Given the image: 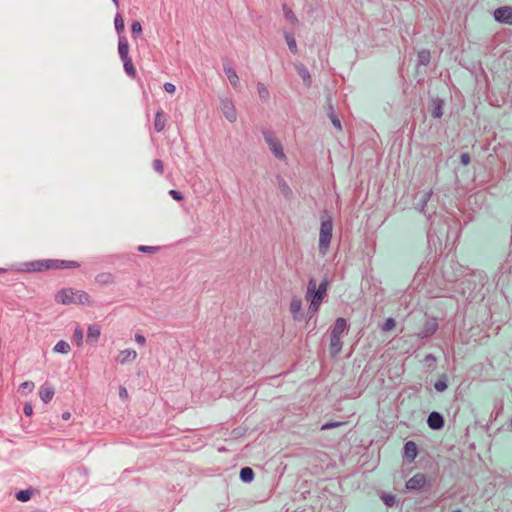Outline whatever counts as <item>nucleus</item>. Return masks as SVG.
Returning <instances> with one entry per match:
<instances>
[{
	"instance_id": "obj_1",
	"label": "nucleus",
	"mask_w": 512,
	"mask_h": 512,
	"mask_svg": "<svg viewBox=\"0 0 512 512\" xmlns=\"http://www.w3.org/2000/svg\"><path fill=\"white\" fill-rule=\"evenodd\" d=\"M328 280L324 279L317 287L314 278H311L307 285L306 299L310 302L309 312L315 314L327 293Z\"/></svg>"
},
{
	"instance_id": "obj_2",
	"label": "nucleus",
	"mask_w": 512,
	"mask_h": 512,
	"mask_svg": "<svg viewBox=\"0 0 512 512\" xmlns=\"http://www.w3.org/2000/svg\"><path fill=\"white\" fill-rule=\"evenodd\" d=\"M57 303L63 305L70 304H91V299L88 293L82 290L72 288H64L55 295Z\"/></svg>"
},
{
	"instance_id": "obj_3",
	"label": "nucleus",
	"mask_w": 512,
	"mask_h": 512,
	"mask_svg": "<svg viewBox=\"0 0 512 512\" xmlns=\"http://www.w3.org/2000/svg\"><path fill=\"white\" fill-rule=\"evenodd\" d=\"M347 327V321L344 318L336 319L330 333V354L332 357L338 356L341 352L343 346L341 337L347 330Z\"/></svg>"
},
{
	"instance_id": "obj_4",
	"label": "nucleus",
	"mask_w": 512,
	"mask_h": 512,
	"mask_svg": "<svg viewBox=\"0 0 512 512\" xmlns=\"http://www.w3.org/2000/svg\"><path fill=\"white\" fill-rule=\"evenodd\" d=\"M29 270L33 271H42L47 269H68V268H78L79 263L76 261H66V260H43L36 261L29 264Z\"/></svg>"
},
{
	"instance_id": "obj_5",
	"label": "nucleus",
	"mask_w": 512,
	"mask_h": 512,
	"mask_svg": "<svg viewBox=\"0 0 512 512\" xmlns=\"http://www.w3.org/2000/svg\"><path fill=\"white\" fill-rule=\"evenodd\" d=\"M333 222L331 217H323L319 232V251L326 255L332 239Z\"/></svg>"
},
{
	"instance_id": "obj_6",
	"label": "nucleus",
	"mask_w": 512,
	"mask_h": 512,
	"mask_svg": "<svg viewBox=\"0 0 512 512\" xmlns=\"http://www.w3.org/2000/svg\"><path fill=\"white\" fill-rule=\"evenodd\" d=\"M220 110L229 123H235L238 119V112L234 101L229 97L220 98Z\"/></svg>"
},
{
	"instance_id": "obj_7",
	"label": "nucleus",
	"mask_w": 512,
	"mask_h": 512,
	"mask_svg": "<svg viewBox=\"0 0 512 512\" xmlns=\"http://www.w3.org/2000/svg\"><path fill=\"white\" fill-rule=\"evenodd\" d=\"M494 18L496 21L512 25V7L503 6L494 11Z\"/></svg>"
},
{
	"instance_id": "obj_8",
	"label": "nucleus",
	"mask_w": 512,
	"mask_h": 512,
	"mask_svg": "<svg viewBox=\"0 0 512 512\" xmlns=\"http://www.w3.org/2000/svg\"><path fill=\"white\" fill-rule=\"evenodd\" d=\"M265 140L269 145L270 150L273 152L276 158H284V152L281 143L275 139L271 133L264 134Z\"/></svg>"
},
{
	"instance_id": "obj_9",
	"label": "nucleus",
	"mask_w": 512,
	"mask_h": 512,
	"mask_svg": "<svg viewBox=\"0 0 512 512\" xmlns=\"http://www.w3.org/2000/svg\"><path fill=\"white\" fill-rule=\"evenodd\" d=\"M426 482V476L422 473H417L407 481L406 488L408 490H420L426 485Z\"/></svg>"
},
{
	"instance_id": "obj_10",
	"label": "nucleus",
	"mask_w": 512,
	"mask_h": 512,
	"mask_svg": "<svg viewBox=\"0 0 512 512\" xmlns=\"http://www.w3.org/2000/svg\"><path fill=\"white\" fill-rule=\"evenodd\" d=\"M224 73L230 83V85L235 90L240 89V78L236 72V70L231 65H224L223 67Z\"/></svg>"
},
{
	"instance_id": "obj_11",
	"label": "nucleus",
	"mask_w": 512,
	"mask_h": 512,
	"mask_svg": "<svg viewBox=\"0 0 512 512\" xmlns=\"http://www.w3.org/2000/svg\"><path fill=\"white\" fill-rule=\"evenodd\" d=\"M289 310L294 320L302 319V301L300 298L294 297L290 301Z\"/></svg>"
},
{
	"instance_id": "obj_12",
	"label": "nucleus",
	"mask_w": 512,
	"mask_h": 512,
	"mask_svg": "<svg viewBox=\"0 0 512 512\" xmlns=\"http://www.w3.org/2000/svg\"><path fill=\"white\" fill-rule=\"evenodd\" d=\"M137 357V352L133 349H125L119 352L117 362L127 364L133 362Z\"/></svg>"
},
{
	"instance_id": "obj_13",
	"label": "nucleus",
	"mask_w": 512,
	"mask_h": 512,
	"mask_svg": "<svg viewBox=\"0 0 512 512\" xmlns=\"http://www.w3.org/2000/svg\"><path fill=\"white\" fill-rule=\"evenodd\" d=\"M282 10H283L285 20L290 25H292L293 27L300 26V21H299L298 17L296 16V14L294 13V11L292 10V8H290L287 4H283Z\"/></svg>"
},
{
	"instance_id": "obj_14",
	"label": "nucleus",
	"mask_w": 512,
	"mask_h": 512,
	"mask_svg": "<svg viewBox=\"0 0 512 512\" xmlns=\"http://www.w3.org/2000/svg\"><path fill=\"white\" fill-rule=\"evenodd\" d=\"M294 67L299 74V76L302 78L304 84L306 87H310L312 84L311 75L308 71V69L304 66V64L297 62L294 64Z\"/></svg>"
},
{
	"instance_id": "obj_15",
	"label": "nucleus",
	"mask_w": 512,
	"mask_h": 512,
	"mask_svg": "<svg viewBox=\"0 0 512 512\" xmlns=\"http://www.w3.org/2000/svg\"><path fill=\"white\" fill-rule=\"evenodd\" d=\"M427 423L431 429L439 430L444 425V419L438 412H432L428 416Z\"/></svg>"
},
{
	"instance_id": "obj_16",
	"label": "nucleus",
	"mask_w": 512,
	"mask_h": 512,
	"mask_svg": "<svg viewBox=\"0 0 512 512\" xmlns=\"http://www.w3.org/2000/svg\"><path fill=\"white\" fill-rule=\"evenodd\" d=\"M118 53L120 59L128 58L129 55V44L125 36H120L118 40Z\"/></svg>"
},
{
	"instance_id": "obj_17",
	"label": "nucleus",
	"mask_w": 512,
	"mask_h": 512,
	"mask_svg": "<svg viewBox=\"0 0 512 512\" xmlns=\"http://www.w3.org/2000/svg\"><path fill=\"white\" fill-rule=\"evenodd\" d=\"M256 90H257L258 97L262 102L266 103L269 101L270 92H269L268 87L264 83L258 82L256 84Z\"/></svg>"
},
{
	"instance_id": "obj_18",
	"label": "nucleus",
	"mask_w": 512,
	"mask_h": 512,
	"mask_svg": "<svg viewBox=\"0 0 512 512\" xmlns=\"http://www.w3.org/2000/svg\"><path fill=\"white\" fill-rule=\"evenodd\" d=\"M39 396L44 403H48L52 400L54 396V389L50 386L43 385L40 388Z\"/></svg>"
},
{
	"instance_id": "obj_19",
	"label": "nucleus",
	"mask_w": 512,
	"mask_h": 512,
	"mask_svg": "<svg viewBox=\"0 0 512 512\" xmlns=\"http://www.w3.org/2000/svg\"><path fill=\"white\" fill-rule=\"evenodd\" d=\"M404 454L410 460H414L418 454L417 445L413 441H408L404 446Z\"/></svg>"
},
{
	"instance_id": "obj_20",
	"label": "nucleus",
	"mask_w": 512,
	"mask_h": 512,
	"mask_svg": "<svg viewBox=\"0 0 512 512\" xmlns=\"http://www.w3.org/2000/svg\"><path fill=\"white\" fill-rule=\"evenodd\" d=\"M283 35H284V38L288 45L289 50L292 53L296 54L298 52V48H297V43H296L294 35L288 31H284Z\"/></svg>"
},
{
	"instance_id": "obj_21",
	"label": "nucleus",
	"mask_w": 512,
	"mask_h": 512,
	"mask_svg": "<svg viewBox=\"0 0 512 512\" xmlns=\"http://www.w3.org/2000/svg\"><path fill=\"white\" fill-rule=\"evenodd\" d=\"M443 101L439 98L432 100V116L434 118H440L443 115Z\"/></svg>"
},
{
	"instance_id": "obj_22",
	"label": "nucleus",
	"mask_w": 512,
	"mask_h": 512,
	"mask_svg": "<svg viewBox=\"0 0 512 512\" xmlns=\"http://www.w3.org/2000/svg\"><path fill=\"white\" fill-rule=\"evenodd\" d=\"M95 281L100 285H109L114 282V276L109 272H103L95 277Z\"/></svg>"
},
{
	"instance_id": "obj_23",
	"label": "nucleus",
	"mask_w": 512,
	"mask_h": 512,
	"mask_svg": "<svg viewBox=\"0 0 512 512\" xmlns=\"http://www.w3.org/2000/svg\"><path fill=\"white\" fill-rule=\"evenodd\" d=\"M100 334H101L100 326H98L96 324L90 325L87 329V337H88V339H90L92 341H97Z\"/></svg>"
},
{
	"instance_id": "obj_24",
	"label": "nucleus",
	"mask_w": 512,
	"mask_h": 512,
	"mask_svg": "<svg viewBox=\"0 0 512 512\" xmlns=\"http://www.w3.org/2000/svg\"><path fill=\"white\" fill-rule=\"evenodd\" d=\"M123 62L124 70L126 74L130 77H135L136 70L132 63V59L130 57L121 59Z\"/></svg>"
},
{
	"instance_id": "obj_25",
	"label": "nucleus",
	"mask_w": 512,
	"mask_h": 512,
	"mask_svg": "<svg viewBox=\"0 0 512 512\" xmlns=\"http://www.w3.org/2000/svg\"><path fill=\"white\" fill-rule=\"evenodd\" d=\"M70 349L71 348L69 343L64 340L58 341L53 348L54 352L61 354H68L70 352Z\"/></svg>"
},
{
	"instance_id": "obj_26",
	"label": "nucleus",
	"mask_w": 512,
	"mask_h": 512,
	"mask_svg": "<svg viewBox=\"0 0 512 512\" xmlns=\"http://www.w3.org/2000/svg\"><path fill=\"white\" fill-rule=\"evenodd\" d=\"M114 25H115V29H116V32L118 33L119 37L123 36L122 34L124 32L125 25H124V20L119 13H117L115 15Z\"/></svg>"
},
{
	"instance_id": "obj_27",
	"label": "nucleus",
	"mask_w": 512,
	"mask_h": 512,
	"mask_svg": "<svg viewBox=\"0 0 512 512\" xmlns=\"http://www.w3.org/2000/svg\"><path fill=\"white\" fill-rule=\"evenodd\" d=\"M240 478L243 482H251L254 478V472L250 467H244L240 471Z\"/></svg>"
},
{
	"instance_id": "obj_28",
	"label": "nucleus",
	"mask_w": 512,
	"mask_h": 512,
	"mask_svg": "<svg viewBox=\"0 0 512 512\" xmlns=\"http://www.w3.org/2000/svg\"><path fill=\"white\" fill-rule=\"evenodd\" d=\"M328 116H329L332 124L334 125V127L341 131L342 130L341 122H340L339 118L337 117V115L335 114V111H334L332 105H329Z\"/></svg>"
},
{
	"instance_id": "obj_29",
	"label": "nucleus",
	"mask_w": 512,
	"mask_h": 512,
	"mask_svg": "<svg viewBox=\"0 0 512 512\" xmlns=\"http://www.w3.org/2000/svg\"><path fill=\"white\" fill-rule=\"evenodd\" d=\"M32 495H33V491L31 489L20 490L16 494V499L21 502H27L31 499Z\"/></svg>"
},
{
	"instance_id": "obj_30",
	"label": "nucleus",
	"mask_w": 512,
	"mask_h": 512,
	"mask_svg": "<svg viewBox=\"0 0 512 512\" xmlns=\"http://www.w3.org/2000/svg\"><path fill=\"white\" fill-rule=\"evenodd\" d=\"M34 383L32 381H25L19 386V391L22 394H28L31 393L34 390Z\"/></svg>"
},
{
	"instance_id": "obj_31",
	"label": "nucleus",
	"mask_w": 512,
	"mask_h": 512,
	"mask_svg": "<svg viewBox=\"0 0 512 512\" xmlns=\"http://www.w3.org/2000/svg\"><path fill=\"white\" fill-rule=\"evenodd\" d=\"M430 62V52L422 50L418 53V64L427 65Z\"/></svg>"
},
{
	"instance_id": "obj_32",
	"label": "nucleus",
	"mask_w": 512,
	"mask_h": 512,
	"mask_svg": "<svg viewBox=\"0 0 512 512\" xmlns=\"http://www.w3.org/2000/svg\"><path fill=\"white\" fill-rule=\"evenodd\" d=\"M435 389L439 392H443L447 389V377L442 375L434 385Z\"/></svg>"
},
{
	"instance_id": "obj_33",
	"label": "nucleus",
	"mask_w": 512,
	"mask_h": 512,
	"mask_svg": "<svg viewBox=\"0 0 512 512\" xmlns=\"http://www.w3.org/2000/svg\"><path fill=\"white\" fill-rule=\"evenodd\" d=\"M437 330V323L434 320L426 322V331L422 334L423 337H427L433 334Z\"/></svg>"
},
{
	"instance_id": "obj_34",
	"label": "nucleus",
	"mask_w": 512,
	"mask_h": 512,
	"mask_svg": "<svg viewBox=\"0 0 512 512\" xmlns=\"http://www.w3.org/2000/svg\"><path fill=\"white\" fill-rule=\"evenodd\" d=\"M73 338L78 346H81L83 343V331L80 327H76L74 329Z\"/></svg>"
},
{
	"instance_id": "obj_35",
	"label": "nucleus",
	"mask_w": 512,
	"mask_h": 512,
	"mask_svg": "<svg viewBox=\"0 0 512 512\" xmlns=\"http://www.w3.org/2000/svg\"><path fill=\"white\" fill-rule=\"evenodd\" d=\"M131 32H132V36L133 37H136V36L141 34L142 26H141V23L139 21H134L132 23V25H131Z\"/></svg>"
},
{
	"instance_id": "obj_36",
	"label": "nucleus",
	"mask_w": 512,
	"mask_h": 512,
	"mask_svg": "<svg viewBox=\"0 0 512 512\" xmlns=\"http://www.w3.org/2000/svg\"><path fill=\"white\" fill-rule=\"evenodd\" d=\"M396 326V321L393 319V318H388L386 320V322L384 323V325L382 326V330L383 331H391L395 328Z\"/></svg>"
},
{
	"instance_id": "obj_37",
	"label": "nucleus",
	"mask_w": 512,
	"mask_h": 512,
	"mask_svg": "<svg viewBox=\"0 0 512 512\" xmlns=\"http://www.w3.org/2000/svg\"><path fill=\"white\" fill-rule=\"evenodd\" d=\"M154 130L160 132V109L155 112Z\"/></svg>"
},
{
	"instance_id": "obj_38",
	"label": "nucleus",
	"mask_w": 512,
	"mask_h": 512,
	"mask_svg": "<svg viewBox=\"0 0 512 512\" xmlns=\"http://www.w3.org/2000/svg\"><path fill=\"white\" fill-rule=\"evenodd\" d=\"M157 250H158V247H156V246L141 245L138 247V251H140V252H155Z\"/></svg>"
},
{
	"instance_id": "obj_39",
	"label": "nucleus",
	"mask_w": 512,
	"mask_h": 512,
	"mask_svg": "<svg viewBox=\"0 0 512 512\" xmlns=\"http://www.w3.org/2000/svg\"><path fill=\"white\" fill-rule=\"evenodd\" d=\"M383 500H384L385 504L390 507L393 506L395 503V497L393 495H385V496H383Z\"/></svg>"
},
{
	"instance_id": "obj_40",
	"label": "nucleus",
	"mask_w": 512,
	"mask_h": 512,
	"mask_svg": "<svg viewBox=\"0 0 512 512\" xmlns=\"http://www.w3.org/2000/svg\"><path fill=\"white\" fill-rule=\"evenodd\" d=\"M23 411L26 416H31L33 414L32 405L30 403H25Z\"/></svg>"
},
{
	"instance_id": "obj_41",
	"label": "nucleus",
	"mask_w": 512,
	"mask_h": 512,
	"mask_svg": "<svg viewBox=\"0 0 512 512\" xmlns=\"http://www.w3.org/2000/svg\"><path fill=\"white\" fill-rule=\"evenodd\" d=\"M164 89H165L166 92H168L170 94H173L176 91V87L172 83H165L164 84Z\"/></svg>"
},
{
	"instance_id": "obj_42",
	"label": "nucleus",
	"mask_w": 512,
	"mask_h": 512,
	"mask_svg": "<svg viewBox=\"0 0 512 512\" xmlns=\"http://www.w3.org/2000/svg\"><path fill=\"white\" fill-rule=\"evenodd\" d=\"M169 194L177 201H181L183 199L182 194L176 190H171Z\"/></svg>"
},
{
	"instance_id": "obj_43",
	"label": "nucleus",
	"mask_w": 512,
	"mask_h": 512,
	"mask_svg": "<svg viewBox=\"0 0 512 512\" xmlns=\"http://www.w3.org/2000/svg\"><path fill=\"white\" fill-rule=\"evenodd\" d=\"M339 425H340V423H338V422L326 423L321 427V430H328V429H331L334 427H338Z\"/></svg>"
},
{
	"instance_id": "obj_44",
	"label": "nucleus",
	"mask_w": 512,
	"mask_h": 512,
	"mask_svg": "<svg viewBox=\"0 0 512 512\" xmlns=\"http://www.w3.org/2000/svg\"><path fill=\"white\" fill-rule=\"evenodd\" d=\"M119 397L122 399V400H126L127 397H128V392L126 390L125 387H120L119 389Z\"/></svg>"
},
{
	"instance_id": "obj_45",
	"label": "nucleus",
	"mask_w": 512,
	"mask_h": 512,
	"mask_svg": "<svg viewBox=\"0 0 512 512\" xmlns=\"http://www.w3.org/2000/svg\"><path fill=\"white\" fill-rule=\"evenodd\" d=\"M135 341L139 344V345H144L146 340H145V337L141 334H136L135 335Z\"/></svg>"
},
{
	"instance_id": "obj_46",
	"label": "nucleus",
	"mask_w": 512,
	"mask_h": 512,
	"mask_svg": "<svg viewBox=\"0 0 512 512\" xmlns=\"http://www.w3.org/2000/svg\"><path fill=\"white\" fill-rule=\"evenodd\" d=\"M70 417H71V413H70V412H64V413L62 414V419H63V420H69V419H70Z\"/></svg>"
},
{
	"instance_id": "obj_47",
	"label": "nucleus",
	"mask_w": 512,
	"mask_h": 512,
	"mask_svg": "<svg viewBox=\"0 0 512 512\" xmlns=\"http://www.w3.org/2000/svg\"><path fill=\"white\" fill-rule=\"evenodd\" d=\"M154 169H155V171H157V172H159V171H160V161L154 162Z\"/></svg>"
},
{
	"instance_id": "obj_48",
	"label": "nucleus",
	"mask_w": 512,
	"mask_h": 512,
	"mask_svg": "<svg viewBox=\"0 0 512 512\" xmlns=\"http://www.w3.org/2000/svg\"><path fill=\"white\" fill-rule=\"evenodd\" d=\"M461 160H469V156L466 153H464L461 155Z\"/></svg>"
},
{
	"instance_id": "obj_49",
	"label": "nucleus",
	"mask_w": 512,
	"mask_h": 512,
	"mask_svg": "<svg viewBox=\"0 0 512 512\" xmlns=\"http://www.w3.org/2000/svg\"><path fill=\"white\" fill-rule=\"evenodd\" d=\"M112 1H113V3H114L116 6H118V5H119V0H112Z\"/></svg>"
},
{
	"instance_id": "obj_50",
	"label": "nucleus",
	"mask_w": 512,
	"mask_h": 512,
	"mask_svg": "<svg viewBox=\"0 0 512 512\" xmlns=\"http://www.w3.org/2000/svg\"><path fill=\"white\" fill-rule=\"evenodd\" d=\"M5 271H6V269L0 268V273L5 272Z\"/></svg>"
},
{
	"instance_id": "obj_51",
	"label": "nucleus",
	"mask_w": 512,
	"mask_h": 512,
	"mask_svg": "<svg viewBox=\"0 0 512 512\" xmlns=\"http://www.w3.org/2000/svg\"><path fill=\"white\" fill-rule=\"evenodd\" d=\"M453 512H461V510L458 509V510H454Z\"/></svg>"
}]
</instances>
